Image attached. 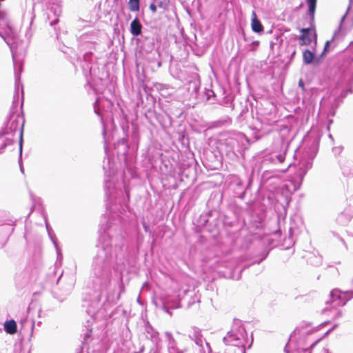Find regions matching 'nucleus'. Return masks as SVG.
<instances>
[{
	"label": "nucleus",
	"instance_id": "1",
	"mask_svg": "<svg viewBox=\"0 0 353 353\" xmlns=\"http://www.w3.org/2000/svg\"><path fill=\"white\" fill-rule=\"evenodd\" d=\"M109 222L107 221L105 225H101L103 232L99 234L97 251L92 259L91 279L93 293H89L90 297L85 310L90 318L86 320L82 330L81 343L83 345H88L91 339L92 325L97 312L106 303L114 302V299L109 295L108 289L111 283L112 270L115 268L119 254L123 252V248H125L122 254L123 258L130 265L134 266L143 241V235L137 232L127 234L126 239L122 235L115 236L117 226L110 225Z\"/></svg>",
	"mask_w": 353,
	"mask_h": 353
},
{
	"label": "nucleus",
	"instance_id": "2",
	"mask_svg": "<svg viewBox=\"0 0 353 353\" xmlns=\"http://www.w3.org/2000/svg\"><path fill=\"white\" fill-rule=\"evenodd\" d=\"M112 136V132L108 133L107 152L105 150V144H104V151L105 158L103 161V170L104 171V191L106 197L105 207L107 211L112 214L104 216L99 225V232L103 233V230L101 229V225H106V221H110V225H116L117 231L115 236L122 235L125 239L127 234H130L134 232H139L137 230H132L130 232H121L118 223H120V218L116 214L117 210L123 208V205H125L130 200V194L125 188L123 183L119 181L117 176V167L114 161V156L120 164H123V175H126L128 172L131 178H136L137 174L134 170V158L135 154H131V148L127 139L123 137L119 139L117 143L113 145V149L110 150L109 144L110 143V137ZM103 143L105 142L103 141Z\"/></svg>",
	"mask_w": 353,
	"mask_h": 353
},
{
	"label": "nucleus",
	"instance_id": "3",
	"mask_svg": "<svg viewBox=\"0 0 353 353\" xmlns=\"http://www.w3.org/2000/svg\"><path fill=\"white\" fill-rule=\"evenodd\" d=\"M222 202V194H211L206 205L211 208L208 212L201 214L196 220V226L203 232L210 233L212 237L217 236L222 229L228 235L235 234L247 226L245 219L242 216L243 210L236 204L229 205L223 212L216 210Z\"/></svg>",
	"mask_w": 353,
	"mask_h": 353
},
{
	"label": "nucleus",
	"instance_id": "4",
	"mask_svg": "<svg viewBox=\"0 0 353 353\" xmlns=\"http://www.w3.org/2000/svg\"><path fill=\"white\" fill-rule=\"evenodd\" d=\"M13 63L14 69V92L13 96V100L12 106L10 108L9 115L6 118V121L4 125L0 129V139L3 137L8 134L14 133L20 125V130L23 124V121H25L23 116H21L18 114L15 119H13L14 114L17 112V106L19 101V88H21V108L22 109L23 105L24 97H23V85L21 82V73L23 71V65L21 63H17L14 57Z\"/></svg>",
	"mask_w": 353,
	"mask_h": 353
},
{
	"label": "nucleus",
	"instance_id": "5",
	"mask_svg": "<svg viewBox=\"0 0 353 353\" xmlns=\"http://www.w3.org/2000/svg\"><path fill=\"white\" fill-rule=\"evenodd\" d=\"M250 139L242 132H225L220 134L217 144L221 152L228 160L245 159V152L250 145Z\"/></svg>",
	"mask_w": 353,
	"mask_h": 353
},
{
	"label": "nucleus",
	"instance_id": "6",
	"mask_svg": "<svg viewBox=\"0 0 353 353\" xmlns=\"http://www.w3.org/2000/svg\"><path fill=\"white\" fill-rule=\"evenodd\" d=\"M320 139L321 136L319 133L310 132H308L303 139V150L296 172L300 184L303 182L307 171L312 167L313 161L319 151Z\"/></svg>",
	"mask_w": 353,
	"mask_h": 353
},
{
	"label": "nucleus",
	"instance_id": "7",
	"mask_svg": "<svg viewBox=\"0 0 353 353\" xmlns=\"http://www.w3.org/2000/svg\"><path fill=\"white\" fill-rule=\"evenodd\" d=\"M93 109L94 113L99 117L101 119L103 127L102 135L105 144V150L107 151L108 122L110 123L112 127L114 125L112 119L114 103L108 99H101L99 97L97 98L93 103Z\"/></svg>",
	"mask_w": 353,
	"mask_h": 353
},
{
	"label": "nucleus",
	"instance_id": "8",
	"mask_svg": "<svg viewBox=\"0 0 353 353\" xmlns=\"http://www.w3.org/2000/svg\"><path fill=\"white\" fill-rule=\"evenodd\" d=\"M253 172L248 178L246 183L238 176L231 178L229 183V190L233 193V196L241 200L245 199L248 194H252L250 188L253 183Z\"/></svg>",
	"mask_w": 353,
	"mask_h": 353
},
{
	"label": "nucleus",
	"instance_id": "9",
	"mask_svg": "<svg viewBox=\"0 0 353 353\" xmlns=\"http://www.w3.org/2000/svg\"><path fill=\"white\" fill-rule=\"evenodd\" d=\"M223 155L219 146L215 149L205 148L203 150L201 161L203 166L211 170H219L222 166Z\"/></svg>",
	"mask_w": 353,
	"mask_h": 353
},
{
	"label": "nucleus",
	"instance_id": "10",
	"mask_svg": "<svg viewBox=\"0 0 353 353\" xmlns=\"http://www.w3.org/2000/svg\"><path fill=\"white\" fill-rule=\"evenodd\" d=\"M281 235L280 230H275L271 234L265 236L263 239V242L264 244H266L267 248L261 252L260 257L254 259L250 265L259 264L265 260L268 256L270 251L280 244Z\"/></svg>",
	"mask_w": 353,
	"mask_h": 353
},
{
	"label": "nucleus",
	"instance_id": "11",
	"mask_svg": "<svg viewBox=\"0 0 353 353\" xmlns=\"http://www.w3.org/2000/svg\"><path fill=\"white\" fill-rule=\"evenodd\" d=\"M80 43L81 50H86L88 49L97 51L99 49L100 46L99 32L92 30L89 32L83 33L80 37Z\"/></svg>",
	"mask_w": 353,
	"mask_h": 353
},
{
	"label": "nucleus",
	"instance_id": "12",
	"mask_svg": "<svg viewBox=\"0 0 353 353\" xmlns=\"http://www.w3.org/2000/svg\"><path fill=\"white\" fill-rule=\"evenodd\" d=\"M15 221L0 219V248H3L14 230Z\"/></svg>",
	"mask_w": 353,
	"mask_h": 353
},
{
	"label": "nucleus",
	"instance_id": "13",
	"mask_svg": "<svg viewBox=\"0 0 353 353\" xmlns=\"http://www.w3.org/2000/svg\"><path fill=\"white\" fill-rule=\"evenodd\" d=\"M266 217V211L263 208H257L251 210L249 215L248 228H260Z\"/></svg>",
	"mask_w": 353,
	"mask_h": 353
},
{
	"label": "nucleus",
	"instance_id": "14",
	"mask_svg": "<svg viewBox=\"0 0 353 353\" xmlns=\"http://www.w3.org/2000/svg\"><path fill=\"white\" fill-rule=\"evenodd\" d=\"M155 304L170 315L172 314L171 310L181 307L179 300L170 296H161L155 301Z\"/></svg>",
	"mask_w": 353,
	"mask_h": 353
},
{
	"label": "nucleus",
	"instance_id": "15",
	"mask_svg": "<svg viewBox=\"0 0 353 353\" xmlns=\"http://www.w3.org/2000/svg\"><path fill=\"white\" fill-rule=\"evenodd\" d=\"M310 26L309 28H303L300 29V32H301V35L296 36V38L299 39V45L301 46H309L312 41V37H311V32L313 30L314 34L315 37V39L316 40V33L315 31V26L314 22L313 24H311V20L310 19Z\"/></svg>",
	"mask_w": 353,
	"mask_h": 353
},
{
	"label": "nucleus",
	"instance_id": "16",
	"mask_svg": "<svg viewBox=\"0 0 353 353\" xmlns=\"http://www.w3.org/2000/svg\"><path fill=\"white\" fill-rule=\"evenodd\" d=\"M135 42L141 50L149 53L155 48V41L153 37L143 35L135 39Z\"/></svg>",
	"mask_w": 353,
	"mask_h": 353
},
{
	"label": "nucleus",
	"instance_id": "17",
	"mask_svg": "<svg viewBox=\"0 0 353 353\" xmlns=\"http://www.w3.org/2000/svg\"><path fill=\"white\" fill-rule=\"evenodd\" d=\"M340 81L343 83L352 85L353 83V57L351 62L341 68Z\"/></svg>",
	"mask_w": 353,
	"mask_h": 353
},
{
	"label": "nucleus",
	"instance_id": "18",
	"mask_svg": "<svg viewBox=\"0 0 353 353\" xmlns=\"http://www.w3.org/2000/svg\"><path fill=\"white\" fill-rule=\"evenodd\" d=\"M188 337L194 342V343L203 348V337L201 330L197 327L193 326L188 331Z\"/></svg>",
	"mask_w": 353,
	"mask_h": 353
},
{
	"label": "nucleus",
	"instance_id": "19",
	"mask_svg": "<svg viewBox=\"0 0 353 353\" xmlns=\"http://www.w3.org/2000/svg\"><path fill=\"white\" fill-rule=\"evenodd\" d=\"M143 26L141 23L140 19L137 16L131 21L130 24V34L136 38H139L141 36L144 35L143 34Z\"/></svg>",
	"mask_w": 353,
	"mask_h": 353
},
{
	"label": "nucleus",
	"instance_id": "20",
	"mask_svg": "<svg viewBox=\"0 0 353 353\" xmlns=\"http://www.w3.org/2000/svg\"><path fill=\"white\" fill-rule=\"evenodd\" d=\"M72 285L71 284L67 285L63 289H54L52 292V296L59 302H63L67 296L71 293Z\"/></svg>",
	"mask_w": 353,
	"mask_h": 353
},
{
	"label": "nucleus",
	"instance_id": "21",
	"mask_svg": "<svg viewBox=\"0 0 353 353\" xmlns=\"http://www.w3.org/2000/svg\"><path fill=\"white\" fill-rule=\"evenodd\" d=\"M238 334H239L235 333L233 330L228 332L227 335L223 339V343L226 345H234L240 347L243 344Z\"/></svg>",
	"mask_w": 353,
	"mask_h": 353
},
{
	"label": "nucleus",
	"instance_id": "22",
	"mask_svg": "<svg viewBox=\"0 0 353 353\" xmlns=\"http://www.w3.org/2000/svg\"><path fill=\"white\" fill-rule=\"evenodd\" d=\"M303 62L304 65H318L320 63L318 56L315 54L314 52L309 49H305L303 51Z\"/></svg>",
	"mask_w": 353,
	"mask_h": 353
},
{
	"label": "nucleus",
	"instance_id": "23",
	"mask_svg": "<svg viewBox=\"0 0 353 353\" xmlns=\"http://www.w3.org/2000/svg\"><path fill=\"white\" fill-rule=\"evenodd\" d=\"M252 30L258 34H262L264 32V27L261 21L257 17L255 11H252L251 19Z\"/></svg>",
	"mask_w": 353,
	"mask_h": 353
},
{
	"label": "nucleus",
	"instance_id": "24",
	"mask_svg": "<svg viewBox=\"0 0 353 353\" xmlns=\"http://www.w3.org/2000/svg\"><path fill=\"white\" fill-rule=\"evenodd\" d=\"M352 216L353 214L352 210L350 209H345L338 215L336 222L339 225H346L350 221Z\"/></svg>",
	"mask_w": 353,
	"mask_h": 353
},
{
	"label": "nucleus",
	"instance_id": "25",
	"mask_svg": "<svg viewBox=\"0 0 353 353\" xmlns=\"http://www.w3.org/2000/svg\"><path fill=\"white\" fill-rule=\"evenodd\" d=\"M145 334L148 339L151 340L154 343L158 342L159 332L154 329L149 322L145 323Z\"/></svg>",
	"mask_w": 353,
	"mask_h": 353
},
{
	"label": "nucleus",
	"instance_id": "26",
	"mask_svg": "<svg viewBox=\"0 0 353 353\" xmlns=\"http://www.w3.org/2000/svg\"><path fill=\"white\" fill-rule=\"evenodd\" d=\"M305 2L307 6V14L310 18L311 24L312 25L315 18L317 0H305Z\"/></svg>",
	"mask_w": 353,
	"mask_h": 353
},
{
	"label": "nucleus",
	"instance_id": "27",
	"mask_svg": "<svg viewBox=\"0 0 353 353\" xmlns=\"http://www.w3.org/2000/svg\"><path fill=\"white\" fill-rule=\"evenodd\" d=\"M23 126H24V121H23V124L21 129V133H19V159L18 163L20 168V171L21 173H24V168L22 163V152H23Z\"/></svg>",
	"mask_w": 353,
	"mask_h": 353
},
{
	"label": "nucleus",
	"instance_id": "28",
	"mask_svg": "<svg viewBox=\"0 0 353 353\" xmlns=\"http://www.w3.org/2000/svg\"><path fill=\"white\" fill-rule=\"evenodd\" d=\"M311 325H312V323H310V322L303 321L299 326L296 327V328L294 330V331L290 334L288 342L286 343L285 346L284 347V352L285 353H290L289 350H288V343H289V341L290 340V338H292L294 335L300 334L302 330H303L304 328H305L307 327L310 326Z\"/></svg>",
	"mask_w": 353,
	"mask_h": 353
},
{
	"label": "nucleus",
	"instance_id": "29",
	"mask_svg": "<svg viewBox=\"0 0 353 353\" xmlns=\"http://www.w3.org/2000/svg\"><path fill=\"white\" fill-rule=\"evenodd\" d=\"M94 50H88L87 49L85 50V52L83 54V64L82 65V67L84 69H88L90 68V65L93 61V56H94Z\"/></svg>",
	"mask_w": 353,
	"mask_h": 353
},
{
	"label": "nucleus",
	"instance_id": "30",
	"mask_svg": "<svg viewBox=\"0 0 353 353\" xmlns=\"http://www.w3.org/2000/svg\"><path fill=\"white\" fill-rule=\"evenodd\" d=\"M4 330L7 334H14L17 332V325L14 319L5 321L3 324Z\"/></svg>",
	"mask_w": 353,
	"mask_h": 353
},
{
	"label": "nucleus",
	"instance_id": "31",
	"mask_svg": "<svg viewBox=\"0 0 353 353\" xmlns=\"http://www.w3.org/2000/svg\"><path fill=\"white\" fill-rule=\"evenodd\" d=\"M232 330H233L235 333L239 334L241 336H243L244 335L247 336L246 330L239 319H234Z\"/></svg>",
	"mask_w": 353,
	"mask_h": 353
},
{
	"label": "nucleus",
	"instance_id": "32",
	"mask_svg": "<svg viewBox=\"0 0 353 353\" xmlns=\"http://www.w3.org/2000/svg\"><path fill=\"white\" fill-rule=\"evenodd\" d=\"M243 269L237 270L236 268L230 269L228 272H223V276L233 280H239L241 277Z\"/></svg>",
	"mask_w": 353,
	"mask_h": 353
},
{
	"label": "nucleus",
	"instance_id": "33",
	"mask_svg": "<svg viewBox=\"0 0 353 353\" xmlns=\"http://www.w3.org/2000/svg\"><path fill=\"white\" fill-rule=\"evenodd\" d=\"M139 143V135L137 132H132L131 135V143H130V147L131 148V154H136L137 151L138 150Z\"/></svg>",
	"mask_w": 353,
	"mask_h": 353
},
{
	"label": "nucleus",
	"instance_id": "34",
	"mask_svg": "<svg viewBox=\"0 0 353 353\" xmlns=\"http://www.w3.org/2000/svg\"><path fill=\"white\" fill-rule=\"evenodd\" d=\"M242 105V108L240 111L239 116L241 117H244L245 114L251 110L252 112L253 110V103L252 102L250 101L248 98L245 99L244 101V105H243V103H241Z\"/></svg>",
	"mask_w": 353,
	"mask_h": 353
},
{
	"label": "nucleus",
	"instance_id": "35",
	"mask_svg": "<svg viewBox=\"0 0 353 353\" xmlns=\"http://www.w3.org/2000/svg\"><path fill=\"white\" fill-rule=\"evenodd\" d=\"M307 261L310 265L318 267L322 264L323 259L319 254H312L308 256Z\"/></svg>",
	"mask_w": 353,
	"mask_h": 353
},
{
	"label": "nucleus",
	"instance_id": "36",
	"mask_svg": "<svg viewBox=\"0 0 353 353\" xmlns=\"http://www.w3.org/2000/svg\"><path fill=\"white\" fill-rule=\"evenodd\" d=\"M34 6H35V3H32V12L30 14V23H29V26H28V30H27V31L26 32V37L27 39H30L32 37V32L31 30V28H32L33 21H34V19L35 18Z\"/></svg>",
	"mask_w": 353,
	"mask_h": 353
},
{
	"label": "nucleus",
	"instance_id": "37",
	"mask_svg": "<svg viewBox=\"0 0 353 353\" xmlns=\"http://www.w3.org/2000/svg\"><path fill=\"white\" fill-rule=\"evenodd\" d=\"M336 34V31L334 32L333 38L331 40L327 41L325 42L323 52L318 56V59H319L320 62L326 56V54L330 51V45H331L332 40L335 37Z\"/></svg>",
	"mask_w": 353,
	"mask_h": 353
},
{
	"label": "nucleus",
	"instance_id": "38",
	"mask_svg": "<svg viewBox=\"0 0 353 353\" xmlns=\"http://www.w3.org/2000/svg\"><path fill=\"white\" fill-rule=\"evenodd\" d=\"M204 94L205 96L206 100L210 101L212 103H214L217 101L216 94L214 91L211 88H205Z\"/></svg>",
	"mask_w": 353,
	"mask_h": 353
},
{
	"label": "nucleus",
	"instance_id": "39",
	"mask_svg": "<svg viewBox=\"0 0 353 353\" xmlns=\"http://www.w3.org/2000/svg\"><path fill=\"white\" fill-rule=\"evenodd\" d=\"M221 104L230 108L232 110L234 109V97L232 96H225L221 102Z\"/></svg>",
	"mask_w": 353,
	"mask_h": 353
},
{
	"label": "nucleus",
	"instance_id": "40",
	"mask_svg": "<svg viewBox=\"0 0 353 353\" xmlns=\"http://www.w3.org/2000/svg\"><path fill=\"white\" fill-rule=\"evenodd\" d=\"M129 9L132 12H138L140 9V0H129Z\"/></svg>",
	"mask_w": 353,
	"mask_h": 353
},
{
	"label": "nucleus",
	"instance_id": "41",
	"mask_svg": "<svg viewBox=\"0 0 353 353\" xmlns=\"http://www.w3.org/2000/svg\"><path fill=\"white\" fill-rule=\"evenodd\" d=\"M178 140L183 146L188 147L189 145V137L185 132L179 133Z\"/></svg>",
	"mask_w": 353,
	"mask_h": 353
},
{
	"label": "nucleus",
	"instance_id": "42",
	"mask_svg": "<svg viewBox=\"0 0 353 353\" xmlns=\"http://www.w3.org/2000/svg\"><path fill=\"white\" fill-rule=\"evenodd\" d=\"M281 194L284 196V201L285 203V205L283 206V209L286 210V207L288 206L290 202L291 201V193L288 189H283Z\"/></svg>",
	"mask_w": 353,
	"mask_h": 353
},
{
	"label": "nucleus",
	"instance_id": "43",
	"mask_svg": "<svg viewBox=\"0 0 353 353\" xmlns=\"http://www.w3.org/2000/svg\"><path fill=\"white\" fill-rule=\"evenodd\" d=\"M13 143L14 140L12 138L6 137L0 146V154L4 152V150L6 148V147L12 145Z\"/></svg>",
	"mask_w": 353,
	"mask_h": 353
},
{
	"label": "nucleus",
	"instance_id": "44",
	"mask_svg": "<svg viewBox=\"0 0 353 353\" xmlns=\"http://www.w3.org/2000/svg\"><path fill=\"white\" fill-rule=\"evenodd\" d=\"M323 337L319 338L313 342L309 347L303 349L299 353H311L314 347L322 340Z\"/></svg>",
	"mask_w": 353,
	"mask_h": 353
},
{
	"label": "nucleus",
	"instance_id": "45",
	"mask_svg": "<svg viewBox=\"0 0 353 353\" xmlns=\"http://www.w3.org/2000/svg\"><path fill=\"white\" fill-rule=\"evenodd\" d=\"M48 234L49 238L52 241V243L54 244V247H55V248L57 250V254H59L60 249L59 248L57 240V238L55 236V234H54V232L52 231V232H50V233H48Z\"/></svg>",
	"mask_w": 353,
	"mask_h": 353
},
{
	"label": "nucleus",
	"instance_id": "46",
	"mask_svg": "<svg viewBox=\"0 0 353 353\" xmlns=\"http://www.w3.org/2000/svg\"><path fill=\"white\" fill-rule=\"evenodd\" d=\"M156 4L157 6V8H161L163 9V10H166L168 8L169 1L167 0H156Z\"/></svg>",
	"mask_w": 353,
	"mask_h": 353
},
{
	"label": "nucleus",
	"instance_id": "47",
	"mask_svg": "<svg viewBox=\"0 0 353 353\" xmlns=\"http://www.w3.org/2000/svg\"><path fill=\"white\" fill-rule=\"evenodd\" d=\"M260 45V42L259 41H253L252 42H251V43L250 44V51H256L259 46Z\"/></svg>",
	"mask_w": 353,
	"mask_h": 353
},
{
	"label": "nucleus",
	"instance_id": "48",
	"mask_svg": "<svg viewBox=\"0 0 353 353\" xmlns=\"http://www.w3.org/2000/svg\"><path fill=\"white\" fill-rule=\"evenodd\" d=\"M195 75L198 79L194 82V91L197 93L200 88V81L199 75L197 74H195Z\"/></svg>",
	"mask_w": 353,
	"mask_h": 353
},
{
	"label": "nucleus",
	"instance_id": "49",
	"mask_svg": "<svg viewBox=\"0 0 353 353\" xmlns=\"http://www.w3.org/2000/svg\"><path fill=\"white\" fill-rule=\"evenodd\" d=\"M299 88H301L303 94L307 92V89L305 87L304 81L302 79H300L298 83Z\"/></svg>",
	"mask_w": 353,
	"mask_h": 353
},
{
	"label": "nucleus",
	"instance_id": "50",
	"mask_svg": "<svg viewBox=\"0 0 353 353\" xmlns=\"http://www.w3.org/2000/svg\"><path fill=\"white\" fill-rule=\"evenodd\" d=\"M150 10L152 13H156L157 11V6L156 4V0H152V2L150 5Z\"/></svg>",
	"mask_w": 353,
	"mask_h": 353
},
{
	"label": "nucleus",
	"instance_id": "51",
	"mask_svg": "<svg viewBox=\"0 0 353 353\" xmlns=\"http://www.w3.org/2000/svg\"><path fill=\"white\" fill-rule=\"evenodd\" d=\"M45 225L46 228V230L48 233L52 232V228H51L50 223H48V218L46 216H44Z\"/></svg>",
	"mask_w": 353,
	"mask_h": 353
},
{
	"label": "nucleus",
	"instance_id": "52",
	"mask_svg": "<svg viewBox=\"0 0 353 353\" xmlns=\"http://www.w3.org/2000/svg\"><path fill=\"white\" fill-rule=\"evenodd\" d=\"M142 225L145 232H149L150 234L152 233L149 225L145 221L142 222Z\"/></svg>",
	"mask_w": 353,
	"mask_h": 353
},
{
	"label": "nucleus",
	"instance_id": "53",
	"mask_svg": "<svg viewBox=\"0 0 353 353\" xmlns=\"http://www.w3.org/2000/svg\"><path fill=\"white\" fill-rule=\"evenodd\" d=\"M217 122L221 123V125H224L225 123H231V119L230 117H227L223 120H219Z\"/></svg>",
	"mask_w": 353,
	"mask_h": 353
},
{
	"label": "nucleus",
	"instance_id": "54",
	"mask_svg": "<svg viewBox=\"0 0 353 353\" xmlns=\"http://www.w3.org/2000/svg\"><path fill=\"white\" fill-rule=\"evenodd\" d=\"M353 92V89L352 88H348L347 90H345L342 92L341 93V95L343 97H345L346 95L348 94V93H352Z\"/></svg>",
	"mask_w": 353,
	"mask_h": 353
},
{
	"label": "nucleus",
	"instance_id": "55",
	"mask_svg": "<svg viewBox=\"0 0 353 353\" xmlns=\"http://www.w3.org/2000/svg\"><path fill=\"white\" fill-rule=\"evenodd\" d=\"M87 351L88 353H103V350H97L95 352V350L94 349H91L90 347H87Z\"/></svg>",
	"mask_w": 353,
	"mask_h": 353
},
{
	"label": "nucleus",
	"instance_id": "56",
	"mask_svg": "<svg viewBox=\"0 0 353 353\" xmlns=\"http://www.w3.org/2000/svg\"><path fill=\"white\" fill-rule=\"evenodd\" d=\"M165 336H166L167 339L169 340L170 342L174 341V338L172 336V334L170 332H165Z\"/></svg>",
	"mask_w": 353,
	"mask_h": 353
},
{
	"label": "nucleus",
	"instance_id": "57",
	"mask_svg": "<svg viewBox=\"0 0 353 353\" xmlns=\"http://www.w3.org/2000/svg\"><path fill=\"white\" fill-rule=\"evenodd\" d=\"M0 32H1V36H0L4 41L8 45V46H10L11 43H10V41L9 39H8L6 38V37L5 36V34L0 30Z\"/></svg>",
	"mask_w": 353,
	"mask_h": 353
},
{
	"label": "nucleus",
	"instance_id": "58",
	"mask_svg": "<svg viewBox=\"0 0 353 353\" xmlns=\"http://www.w3.org/2000/svg\"><path fill=\"white\" fill-rule=\"evenodd\" d=\"M59 21V19L58 18H55L54 20H52V21L50 22V26H54L55 25H57Z\"/></svg>",
	"mask_w": 353,
	"mask_h": 353
},
{
	"label": "nucleus",
	"instance_id": "59",
	"mask_svg": "<svg viewBox=\"0 0 353 353\" xmlns=\"http://www.w3.org/2000/svg\"><path fill=\"white\" fill-rule=\"evenodd\" d=\"M82 345H83V347L81 346V347H79V348H77V349L76 350V353H83V348H84V347H85L87 345H83L82 344Z\"/></svg>",
	"mask_w": 353,
	"mask_h": 353
},
{
	"label": "nucleus",
	"instance_id": "60",
	"mask_svg": "<svg viewBox=\"0 0 353 353\" xmlns=\"http://www.w3.org/2000/svg\"><path fill=\"white\" fill-rule=\"evenodd\" d=\"M239 350L241 353H246V347L245 345H241V346L239 347Z\"/></svg>",
	"mask_w": 353,
	"mask_h": 353
},
{
	"label": "nucleus",
	"instance_id": "61",
	"mask_svg": "<svg viewBox=\"0 0 353 353\" xmlns=\"http://www.w3.org/2000/svg\"><path fill=\"white\" fill-rule=\"evenodd\" d=\"M342 149H343V148H342V147H339V148H333V152H334L341 153V151H342Z\"/></svg>",
	"mask_w": 353,
	"mask_h": 353
},
{
	"label": "nucleus",
	"instance_id": "62",
	"mask_svg": "<svg viewBox=\"0 0 353 353\" xmlns=\"http://www.w3.org/2000/svg\"><path fill=\"white\" fill-rule=\"evenodd\" d=\"M317 330H318V327H314V328H312V329H311V330H308V331L306 332V334H307V335L311 334H312L314 332L316 331Z\"/></svg>",
	"mask_w": 353,
	"mask_h": 353
},
{
	"label": "nucleus",
	"instance_id": "63",
	"mask_svg": "<svg viewBox=\"0 0 353 353\" xmlns=\"http://www.w3.org/2000/svg\"><path fill=\"white\" fill-rule=\"evenodd\" d=\"M276 158L278 159V160L280 163H282L284 161V157L282 154L277 155Z\"/></svg>",
	"mask_w": 353,
	"mask_h": 353
},
{
	"label": "nucleus",
	"instance_id": "64",
	"mask_svg": "<svg viewBox=\"0 0 353 353\" xmlns=\"http://www.w3.org/2000/svg\"><path fill=\"white\" fill-rule=\"evenodd\" d=\"M342 315H343L342 311L341 310H338L336 314H335V317L336 318H340V317L342 316Z\"/></svg>",
	"mask_w": 353,
	"mask_h": 353
}]
</instances>
